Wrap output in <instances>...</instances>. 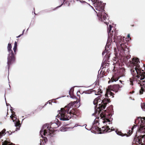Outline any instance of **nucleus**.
I'll list each match as a JSON object with an SVG mask.
<instances>
[{
    "mask_svg": "<svg viewBox=\"0 0 145 145\" xmlns=\"http://www.w3.org/2000/svg\"><path fill=\"white\" fill-rule=\"evenodd\" d=\"M110 102L109 100L108 99H104L101 100L100 97L99 96L95 99L93 101V103L94 105L96 106L98 105L99 106L97 107V108H99L100 110H101L105 109L107 103Z\"/></svg>",
    "mask_w": 145,
    "mask_h": 145,
    "instance_id": "obj_1",
    "label": "nucleus"
},
{
    "mask_svg": "<svg viewBox=\"0 0 145 145\" xmlns=\"http://www.w3.org/2000/svg\"><path fill=\"white\" fill-rule=\"evenodd\" d=\"M67 110L64 108H61L60 110H59V115L58 118L61 120L62 121H67L69 120L73 116L74 114L72 111L71 110L69 113L70 116L66 115V113H67Z\"/></svg>",
    "mask_w": 145,
    "mask_h": 145,
    "instance_id": "obj_2",
    "label": "nucleus"
},
{
    "mask_svg": "<svg viewBox=\"0 0 145 145\" xmlns=\"http://www.w3.org/2000/svg\"><path fill=\"white\" fill-rule=\"evenodd\" d=\"M50 128L51 127L47 124H45L43 125L40 131V134L42 138H46V137H44L50 135L51 134Z\"/></svg>",
    "mask_w": 145,
    "mask_h": 145,
    "instance_id": "obj_3",
    "label": "nucleus"
},
{
    "mask_svg": "<svg viewBox=\"0 0 145 145\" xmlns=\"http://www.w3.org/2000/svg\"><path fill=\"white\" fill-rule=\"evenodd\" d=\"M8 51L9 54L7 57V65H8V69H9V65L14 61V57L13 51L12 50H10Z\"/></svg>",
    "mask_w": 145,
    "mask_h": 145,
    "instance_id": "obj_4",
    "label": "nucleus"
},
{
    "mask_svg": "<svg viewBox=\"0 0 145 145\" xmlns=\"http://www.w3.org/2000/svg\"><path fill=\"white\" fill-rule=\"evenodd\" d=\"M97 10L99 11L97 14V16L101 18V20H102L103 19L104 20L106 21L107 19L106 14L104 12V10L103 9H102V7Z\"/></svg>",
    "mask_w": 145,
    "mask_h": 145,
    "instance_id": "obj_5",
    "label": "nucleus"
},
{
    "mask_svg": "<svg viewBox=\"0 0 145 145\" xmlns=\"http://www.w3.org/2000/svg\"><path fill=\"white\" fill-rule=\"evenodd\" d=\"M140 65H137L134 68L132 69L131 70V72L132 75L134 77H136L137 74L140 73Z\"/></svg>",
    "mask_w": 145,
    "mask_h": 145,
    "instance_id": "obj_6",
    "label": "nucleus"
},
{
    "mask_svg": "<svg viewBox=\"0 0 145 145\" xmlns=\"http://www.w3.org/2000/svg\"><path fill=\"white\" fill-rule=\"evenodd\" d=\"M102 129L101 131H103V132H102V131H101L100 132V134H101L102 133H104L107 132H110L111 131H114V129L113 127H112L111 129H110L108 126H103L102 128Z\"/></svg>",
    "mask_w": 145,
    "mask_h": 145,
    "instance_id": "obj_7",
    "label": "nucleus"
},
{
    "mask_svg": "<svg viewBox=\"0 0 145 145\" xmlns=\"http://www.w3.org/2000/svg\"><path fill=\"white\" fill-rule=\"evenodd\" d=\"M92 1L95 3V5H97V6L94 5L96 9L97 10H99V9H100L101 7H102L101 6L102 3L101 1L100 2L99 0H91Z\"/></svg>",
    "mask_w": 145,
    "mask_h": 145,
    "instance_id": "obj_8",
    "label": "nucleus"
},
{
    "mask_svg": "<svg viewBox=\"0 0 145 145\" xmlns=\"http://www.w3.org/2000/svg\"><path fill=\"white\" fill-rule=\"evenodd\" d=\"M140 69V73H139L138 75H137L136 77L138 78H140V80H142L144 79L145 77V72L143 70L141 71V69Z\"/></svg>",
    "mask_w": 145,
    "mask_h": 145,
    "instance_id": "obj_9",
    "label": "nucleus"
},
{
    "mask_svg": "<svg viewBox=\"0 0 145 145\" xmlns=\"http://www.w3.org/2000/svg\"><path fill=\"white\" fill-rule=\"evenodd\" d=\"M121 87L118 84H115L112 86L111 87V90L115 92H117L120 88Z\"/></svg>",
    "mask_w": 145,
    "mask_h": 145,
    "instance_id": "obj_10",
    "label": "nucleus"
},
{
    "mask_svg": "<svg viewBox=\"0 0 145 145\" xmlns=\"http://www.w3.org/2000/svg\"><path fill=\"white\" fill-rule=\"evenodd\" d=\"M132 63L135 66H136L137 65H138V63H139V59L138 58H133L132 59Z\"/></svg>",
    "mask_w": 145,
    "mask_h": 145,
    "instance_id": "obj_11",
    "label": "nucleus"
},
{
    "mask_svg": "<svg viewBox=\"0 0 145 145\" xmlns=\"http://www.w3.org/2000/svg\"><path fill=\"white\" fill-rule=\"evenodd\" d=\"M72 106V104L71 103H69L63 108L65 109L66 110H67V113H68V112H69V110L71 108V107Z\"/></svg>",
    "mask_w": 145,
    "mask_h": 145,
    "instance_id": "obj_12",
    "label": "nucleus"
},
{
    "mask_svg": "<svg viewBox=\"0 0 145 145\" xmlns=\"http://www.w3.org/2000/svg\"><path fill=\"white\" fill-rule=\"evenodd\" d=\"M15 126L16 127L15 131H17L18 130H19L21 126V124L18 122H14Z\"/></svg>",
    "mask_w": 145,
    "mask_h": 145,
    "instance_id": "obj_13",
    "label": "nucleus"
},
{
    "mask_svg": "<svg viewBox=\"0 0 145 145\" xmlns=\"http://www.w3.org/2000/svg\"><path fill=\"white\" fill-rule=\"evenodd\" d=\"M114 95V93L111 92L110 91H107L106 94H105V96L106 97H110L112 96H113Z\"/></svg>",
    "mask_w": 145,
    "mask_h": 145,
    "instance_id": "obj_14",
    "label": "nucleus"
},
{
    "mask_svg": "<svg viewBox=\"0 0 145 145\" xmlns=\"http://www.w3.org/2000/svg\"><path fill=\"white\" fill-rule=\"evenodd\" d=\"M119 78H117L116 77L114 76H113L111 78V80L109 81L108 82V83H109L110 82H111V81H112V82H113L114 81V82H116V81H118Z\"/></svg>",
    "mask_w": 145,
    "mask_h": 145,
    "instance_id": "obj_15",
    "label": "nucleus"
},
{
    "mask_svg": "<svg viewBox=\"0 0 145 145\" xmlns=\"http://www.w3.org/2000/svg\"><path fill=\"white\" fill-rule=\"evenodd\" d=\"M102 122L103 123L106 124V125L109 124L110 123V120L107 118L105 120H103V121H102Z\"/></svg>",
    "mask_w": 145,
    "mask_h": 145,
    "instance_id": "obj_16",
    "label": "nucleus"
},
{
    "mask_svg": "<svg viewBox=\"0 0 145 145\" xmlns=\"http://www.w3.org/2000/svg\"><path fill=\"white\" fill-rule=\"evenodd\" d=\"M100 119H102L103 121L106 118V116L103 113H101L100 114Z\"/></svg>",
    "mask_w": 145,
    "mask_h": 145,
    "instance_id": "obj_17",
    "label": "nucleus"
},
{
    "mask_svg": "<svg viewBox=\"0 0 145 145\" xmlns=\"http://www.w3.org/2000/svg\"><path fill=\"white\" fill-rule=\"evenodd\" d=\"M6 131V129H3L1 132H0V138L2 137L3 135H5V133Z\"/></svg>",
    "mask_w": 145,
    "mask_h": 145,
    "instance_id": "obj_18",
    "label": "nucleus"
},
{
    "mask_svg": "<svg viewBox=\"0 0 145 145\" xmlns=\"http://www.w3.org/2000/svg\"><path fill=\"white\" fill-rule=\"evenodd\" d=\"M116 134L120 136L121 137H123L125 135H124L123 133H122L120 132L119 131H115Z\"/></svg>",
    "mask_w": 145,
    "mask_h": 145,
    "instance_id": "obj_19",
    "label": "nucleus"
},
{
    "mask_svg": "<svg viewBox=\"0 0 145 145\" xmlns=\"http://www.w3.org/2000/svg\"><path fill=\"white\" fill-rule=\"evenodd\" d=\"M11 48H12V46L11 44H10V43H9L8 44V45L7 46V50L8 51L11 50Z\"/></svg>",
    "mask_w": 145,
    "mask_h": 145,
    "instance_id": "obj_20",
    "label": "nucleus"
},
{
    "mask_svg": "<svg viewBox=\"0 0 145 145\" xmlns=\"http://www.w3.org/2000/svg\"><path fill=\"white\" fill-rule=\"evenodd\" d=\"M14 116H13L12 115L10 116V117L13 120V122L14 121V118L16 120V118L15 116H16V115L14 114Z\"/></svg>",
    "mask_w": 145,
    "mask_h": 145,
    "instance_id": "obj_21",
    "label": "nucleus"
},
{
    "mask_svg": "<svg viewBox=\"0 0 145 145\" xmlns=\"http://www.w3.org/2000/svg\"><path fill=\"white\" fill-rule=\"evenodd\" d=\"M144 88L142 87L139 91L140 94H143V92L144 91Z\"/></svg>",
    "mask_w": 145,
    "mask_h": 145,
    "instance_id": "obj_22",
    "label": "nucleus"
},
{
    "mask_svg": "<svg viewBox=\"0 0 145 145\" xmlns=\"http://www.w3.org/2000/svg\"><path fill=\"white\" fill-rule=\"evenodd\" d=\"M105 49L106 50H110V48L109 46V44L108 45V44H107L106 45L105 48Z\"/></svg>",
    "mask_w": 145,
    "mask_h": 145,
    "instance_id": "obj_23",
    "label": "nucleus"
},
{
    "mask_svg": "<svg viewBox=\"0 0 145 145\" xmlns=\"http://www.w3.org/2000/svg\"><path fill=\"white\" fill-rule=\"evenodd\" d=\"M52 126H54V127L57 128L58 127L57 125V124L55 123H54L51 124Z\"/></svg>",
    "mask_w": 145,
    "mask_h": 145,
    "instance_id": "obj_24",
    "label": "nucleus"
},
{
    "mask_svg": "<svg viewBox=\"0 0 145 145\" xmlns=\"http://www.w3.org/2000/svg\"><path fill=\"white\" fill-rule=\"evenodd\" d=\"M12 132L10 131H7L5 133V134H6L8 135H11L12 134Z\"/></svg>",
    "mask_w": 145,
    "mask_h": 145,
    "instance_id": "obj_25",
    "label": "nucleus"
},
{
    "mask_svg": "<svg viewBox=\"0 0 145 145\" xmlns=\"http://www.w3.org/2000/svg\"><path fill=\"white\" fill-rule=\"evenodd\" d=\"M111 28H112V26H111V25H110L109 26L108 29V31H109V32H110L111 31Z\"/></svg>",
    "mask_w": 145,
    "mask_h": 145,
    "instance_id": "obj_26",
    "label": "nucleus"
},
{
    "mask_svg": "<svg viewBox=\"0 0 145 145\" xmlns=\"http://www.w3.org/2000/svg\"><path fill=\"white\" fill-rule=\"evenodd\" d=\"M91 91H87L83 92V93L86 94H90Z\"/></svg>",
    "mask_w": 145,
    "mask_h": 145,
    "instance_id": "obj_27",
    "label": "nucleus"
},
{
    "mask_svg": "<svg viewBox=\"0 0 145 145\" xmlns=\"http://www.w3.org/2000/svg\"><path fill=\"white\" fill-rule=\"evenodd\" d=\"M16 48H17V47H15L14 46V48H13V50L14 53H15L16 52Z\"/></svg>",
    "mask_w": 145,
    "mask_h": 145,
    "instance_id": "obj_28",
    "label": "nucleus"
},
{
    "mask_svg": "<svg viewBox=\"0 0 145 145\" xmlns=\"http://www.w3.org/2000/svg\"><path fill=\"white\" fill-rule=\"evenodd\" d=\"M137 118L138 119H139V120H140L142 122H143V121H142V118L140 117H138Z\"/></svg>",
    "mask_w": 145,
    "mask_h": 145,
    "instance_id": "obj_29",
    "label": "nucleus"
},
{
    "mask_svg": "<svg viewBox=\"0 0 145 145\" xmlns=\"http://www.w3.org/2000/svg\"><path fill=\"white\" fill-rule=\"evenodd\" d=\"M17 43L15 41L14 42V47H17Z\"/></svg>",
    "mask_w": 145,
    "mask_h": 145,
    "instance_id": "obj_30",
    "label": "nucleus"
},
{
    "mask_svg": "<svg viewBox=\"0 0 145 145\" xmlns=\"http://www.w3.org/2000/svg\"><path fill=\"white\" fill-rule=\"evenodd\" d=\"M130 85L131 86H132L133 85V81L132 80H131L130 81Z\"/></svg>",
    "mask_w": 145,
    "mask_h": 145,
    "instance_id": "obj_31",
    "label": "nucleus"
},
{
    "mask_svg": "<svg viewBox=\"0 0 145 145\" xmlns=\"http://www.w3.org/2000/svg\"><path fill=\"white\" fill-rule=\"evenodd\" d=\"M78 126H80V125H78V124H76L75 125V126H74V127H77Z\"/></svg>",
    "mask_w": 145,
    "mask_h": 145,
    "instance_id": "obj_32",
    "label": "nucleus"
},
{
    "mask_svg": "<svg viewBox=\"0 0 145 145\" xmlns=\"http://www.w3.org/2000/svg\"><path fill=\"white\" fill-rule=\"evenodd\" d=\"M127 37L128 38H130V39H131V38L130 37V35L129 34H128L127 35Z\"/></svg>",
    "mask_w": 145,
    "mask_h": 145,
    "instance_id": "obj_33",
    "label": "nucleus"
},
{
    "mask_svg": "<svg viewBox=\"0 0 145 145\" xmlns=\"http://www.w3.org/2000/svg\"><path fill=\"white\" fill-rule=\"evenodd\" d=\"M22 34H20V35H19V36H17V37H16V38H19V37H20L21 36H22Z\"/></svg>",
    "mask_w": 145,
    "mask_h": 145,
    "instance_id": "obj_34",
    "label": "nucleus"
},
{
    "mask_svg": "<svg viewBox=\"0 0 145 145\" xmlns=\"http://www.w3.org/2000/svg\"><path fill=\"white\" fill-rule=\"evenodd\" d=\"M142 129H145V126H143L142 128Z\"/></svg>",
    "mask_w": 145,
    "mask_h": 145,
    "instance_id": "obj_35",
    "label": "nucleus"
},
{
    "mask_svg": "<svg viewBox=\"0 0 145 145\" xmlns=\"http://www.w3.org/2000/svg\"><path fill=\"white\" fill-rule=\"evenodd\" d=\"M25 29H24L23 30V31H22V34H21L22 35H23V34H24V31H25Z\"/></svg>",
    "mask_w": 145,
    "mask_h": 145,
    "instance_id": "obj_36",
    "label": "nucleus"
},
{
    "mask_svg": "<svg viewBox=\"0 0 145 145\" xmlns=\"http://www.w3.org/2000/svg\"><path fill=\"white\" fill-rule=\"evenodd\" d=\"M108 50H106H106H105V51H104V52H105V53H107L108 52Z\"/></svg>",
    "mask_w": 145,
    "mask_h": 145,
    "instance_id": "obj_37",
    "label": "nucleus"
},
{
    "mask_svg": "<svg viewBox=\"0 0 145 145\" xmlns=\"http://www.w3.org/2000/svg\"><path fill=\"white\" fill-rule=\"evenodd\" d=\"M142 138H145V135H144L142 136Z\"/></svg>",
    "mask_w": 145,
    "mask_h": 145,
    "instance_id": "obj_38",
    "label": "nucleus"
},
{
    "mask_svg": "<svg viewBox=\"0 0 145 145\" xmlns=\"http://www.w3.org/2000/svg\"><path fill=\"white\" fill-rule=\"evenodd\" d=\"M105 52H102V55H103H103H105Z\"/></svg>",
    "mask_w": 145,
    "mask_h": 145,
    "instance_id": "obj_39",
    "label": "nucleus"
},
{
    "mask_svg": "<svg viewBox=\"0 0 145 145\" xmlns=\"http://www.w3.org/2000/svg\"><path fill=\"white\" fill-rule=\"evenodd\" d=\"M86 125V126H85V129H87V130H89L88 129H87L86 127V126H87V125H86V124H85V125Z\"/></svg>",
    "mask_w": 145,
    "mask_h": 145,
    "instance_id": "obj_40",
    "label": "nucleus"
},
{
    "mask_svg": "<svg viewBox=\"0 0 145 145\" xmlns=\"http://www.w3.org/2000/svg\"><path fill=\"white\" fill-rule=\"evenodd\" d=\"M63 5V4H62L60 6L57 7H61Z\"/></svg>",
    "mask_w": 145,
    "mask_h": 145,
    "instance_id": "obj_41",
    "label": "nucleus"
},
{
    "mask_svg": "<svg viewBox=\"0 0 145 145\" xmlns=\"http://www.w3.org/2000/svg\"><path fill=\"white\" fill-rule=\"evenodd\" d=\"M67 114H68V115H67V114H66V115H67V116H71V115H69V112H68V113H67Z\"/></svg>",
    "mask_w": 145,
    "mask_h": 145,
    "instance_id": "obj_42",
    "label": "nucleus"
},
{
    "mask_svg": "<svg viewBox=\"0 0 145 145\" xmlns=\"http://www.w3.org/2000/svg\"><path fill=\"white\" fill-rule=\"evenodd\" d=\"M144 84H143L144 85H145V81H144Z\"/></svg>",
    "mask_w": 145,
    "mask_h": 145,
    "instance_id": "obj_43",
    "label": "nucleus"
},
{
    "mask_svg": "<svg viewBox=\"0 0 145 145\" xmlns=\"http://www.w3.org/2000/svg\"><path fill=\"white\" fill-rule=\"evenodd\" d=\"M95 113H93V114H92V116H94V115H95Z\"/></svg>",
    "mask_w": 145,
    "mask_h": 145,
    "instance_id": "obj_44",
    "label": "nucleus"
},
{
    "mask_svg": "<svg viewBox=\"0 0 145 145\" xmlns=\"http://www.w3.org/2000/svg\"><path fill=\"white\" fill-rule=\"evenodd\" d=\"M123 44H120V46L122 47V45H123Z\"/></svg>",
    "mask_w": 145,
    "mask_h": 145,
    "instance_id": "obj_45",
    "label": "nucleus"
},
{
    "mask_svg": "<svg viewBox=\"0 0 145 145\" xmlns=\"http://www.w3.org/2000/svg\"><path fill=\"white\" fill-rule=\"evenodd\" d=\"M105 57L108 56V55H106H106H105Z\"/></svg>",
    "mask_w": 145,
    "mask_h": 145,
    "instance_id": "obj_46",
    "label": "nucleus"
},
{
    "mask_svg": "<svg viewBox=\"0 0 145 145\" xmlns=\"http://www.w3.org/2000/svg\"><path fill=\"white\" fill-rule=\"evenodd\" d=\"M120 82H121V83H122V82L123 81L120 80Z\"/></svg>",
    "mask_w": 145,
    "mask_h": 145,
    "instance_id": "obj_47",
    "label": "nucleus"
},
{
    "mask_svg": "<svg viewBox=\"0 0 145 145\" xmlns=\"http://www.w3.org/2000/svg\"><path fill=\"white\" fill-rule=\"evenodd\" d=\"M59 98H56V99H55V100H56V99H59Z\"/></svg>",
    "mask_w": 145,
    "mask_h": 145,
    "instance_id": "obj_48",
    "label": "nucleus"
},
{
    "mask_svg": "<svg viewBox=\"0 0 145 145\" xmlns=\"http://www.w3.org/2000/svg\"><path fill=\"white\" fill-rule=\"evenodd\" d=\"M10 110L11 111H12V110L11 109H10Z\"/></svg>",
    "mask_w": 145,
    "mask_h": 145,
    "instance_id": "obj_49",
    "label": "nucleus"
},
{
    "mask_svg": "<svg viewBox=\"0 0 145 145\" xmlns=\"http://www.w3.org/2000/svg\"><path fill=\"white\" fill-rule=\"evenodd\" d=\"M144 106H145V103H144Z\"/></svg>",
    "mask_w": 145,
    "mask_h": 145,
    "instance_id": "obj_50",
    "label": "nucleus"
},
{
    "mask_svg": "<svg viewBox=\"0 0 145 145\" xmlns=\"http://www.w3.org/2000/svg\"><path fill=\"white\" fill-rule=\"evenodd\" d=\"M6 105H7V106H8V105L7 103H6Z\"/></svg>",
    "mask_w": 145,
    "mask_h": 145,
    "instance_id": "obj_51",
    "label": "nucleus"
},
{
    "mask_svg": "<svg viewBox=\"0 0 145 145\" xmlns=\"http://www.w3.org/2000/svg\"><path fill=\"white\" fill-rule=\"evenodd\" d=\"M70 91H69V94H70Z\"/></svg>",
    "mask_w": 145,
    "mask_h": 145,
    "instance_id": "obj_52",
    "label": "nucleus"
},
{
    "mask_svg": "<svg viewBox=\"0 0 145 145\" xmlns=\"http://www.w3.org/2000/svg\"><path fill=\"white\" fill-rule=\"evenodd\" d=\"M100 92V93H102V91H101V92Z\"/></svg>",
    "mask_w": 145,
    "mask_h": 145,
    "instance_id": "obj_53",
    "label": "nucleus"
},
{
    "mask_svg": "<svg viewBox=\"0 0 145 145\" xmlns=\"http://www.w3.org/2000/svg\"><path fill=\"white\" fill-rule=\"evenodd\" d=\"M96 106H95V108H96Z\"/></svg>",
    "mask_w": 145,
    "mask_h": 145,
    "instance_id": "obj_54",
    "label": "nucleus"
},
{
    "mask_svg": "<svg viewBox=\"0 0 145 145\" xmlns=\"http://www.w3.org/2000/svg\"><path fill=\"white\" fill-rule=\"evenodd\" d=\"M28 30V29H27V31Z\"/></svg>",
    "mask_w": 145,
    "mask_h": 145,
    "instance_id": "obj_55",
    "label": "nucleus"
},
{
    "mask_svg": "<svg viewBox=\"0 0 145 145\" xmlns=\"http://www.w3.org/2000/svg\"><path fill=\"white\" fill-rule=\"evenodd\" d=\"M99 117L98 119H99Z\"/></svg>",
    "mask_w": 145,
    "mask_h": 145,
    "instance_id": "obj_56",
    "label": "nucleus"
},
{
    "mask_svg": "<svg viewBox=\"0 0 145 145\" xmlns=\"http://www.w3.org/2000/svg\"><path fill=\"white\" fill-rule=\"evenodd\" d=\"M5 100H6V98L5 97Z\"/></svg>",
    "mask_w": 145,
    "mask_h": 145,
    "instance_id": "obj_57",
    "label": "nucleus"
},
{
    "mask_svg": "<svg viewBox=\"0 0 145 145\" xmlns=\"http://www.w3.org/2000/svg\"><path fill=\"white\" fill-rule=\"evenodd\" d=\"M40 145H41V143H40Z\"/></svg>",
    "mask_w": 145,
    "mask_h": 145,
    "instance_id": "obj_58",
    "label": "nucleus"
}]
</instances>
